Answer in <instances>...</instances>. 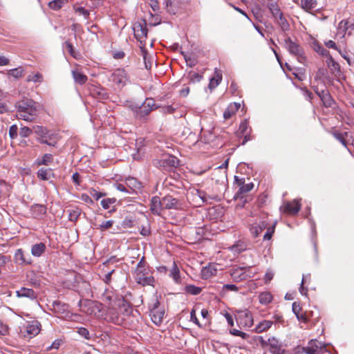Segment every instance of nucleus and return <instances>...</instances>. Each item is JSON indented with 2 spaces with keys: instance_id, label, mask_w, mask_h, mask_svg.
Instances as JSON below:
<instances>
[{
  "instance_id": "nucleus-27",
  "label": "nucleus",
  "mask_w": 354,
  "mask_h": 354,
  "mask_svg": "<svg viewBox=\"0 0 354 354\" xmlns=\"http://www.w3.org/2000/svg\"><path fill=\"white\" fill-rule=\"evenodd\" d=\"M221 80V73L217 69H216L214 71V76L210 79L209 88L211 90L215 88L220 84Z\"/></svg>"
},
{
  "instance_id": "nucleus-53",
  "label": "nucleus",
  "mask_w": 354,
  "mask_h": 354,
  "mask_svg": "<svg viewBox=\"0 0 354 354\" xmlns=\"http://www.w3.org/2000/svg\"><path fill=\"white\" fill-rule=\"evenodd\" d=\"M315 50L317 53H319V55H322L323 56H326L328 57H329V56H330L329 54V52L326 49H325L324 47H322V46L318 45L317 46H316Z\"/></svg>"
},
{
  "instance_id": "nucleus-58",
  "label": "nucleus",
  "mask_w": 354,
  "mask_h": 354,
  "mask_svg": "<svg viewBox=\"0 0 354 354\" xmlns=\"http://www.w3.org/2000/svg\"><path fill=\"white\" fill-rule=\"evenodd\" d=\"M274 277V272L271 270H268L264 276L265 283H269Z\"/></svg>"
},
{
  "instance_id": "nucleus-7",
  "label": "nucleus",
  "mask_w": 354,
  "mask_h": 354,
  "mask_svg": "<svg viewBox=\"0 0 354 354\" xmlns=\"http://www.w3.org/2000/svg\"><path fill=\"white\" fill-rule=\"evenodd\" d=\"M236 320L239 327L250 328L253 325V317L248 310L239 311Z\"/></svg>"
},
{
  "instance_id": "nucleus-60",
  "label": "nucleus",
  "mask_w": 354,
  "mask_h": 354,
  "mask_svg": "<svg viewBox=\"0 0 354 354\" xmlns=\"http://www.w3.org/2000/svg\"><path fill=\"white\" fill-rule=\"evenodd\" d=\"M223 290H230L236 292L239 290V288L236 286L234 284H225L223 286Z\"/></svg>"
},
{
  "instance_id": "nucleus-9",
  "label": "nucleus",
  "mask_w": 354,
  "mask_h": 354,
  "mask_svg": "<svg viewBox=\"0 0 354 354\" xmlns=\"http://www.w3.org/2000/svg\"><path fill=\"white\" fill-rule=\"evenodd\" d=\"M153 163L157 167L167 168L174 167L177 163V160L169 154H164L161 158L153 160Z\"/></svg>"
},
{
  "instance_id": "nucleus-20",
  "label": "nucleus",
  "mask_w": 354,
  "mask_h": 354,
  "mask_svg": "<svg viewBox=\"0 0 354 354\" xmlns=\"http://www.w3.org/2000/svg\"><path fill=\"white\" fill-rule=\"evenodd\" d=\"M40 324L37 321H32L26 326V333L30 337L35 336L40 332Z\"/></svg>"
},
{
  "instance_id": "nucleus-1",
  "label": "nucleus",
  "mask_w": 354,
  "mask_h": 354,
  "mask_svg": "<svg viewBox=\"0 0 354 354\" xmlns=\"http://www.w3.org/2000/svg\"><path fill=\"white\" fill-rule=\"evenodd\" d=\"M17 117L27 122L33 121L38 115L39 105L31 99L25 98L16 104Z\"/></svg>"
},
{
  "instance_id": "nucleus-42",
  "label": "nucleus",
  "mask_w": 354,
  "mask_h": 354,
  "mask_svg": "<svg viewBox=\"0 0 354 354\" xmlns=\"http://www.w3.org/2000/svg\"><path fill=\"white\" fill-rule=\"evenodd\" d=\"M24 70L22 68L19 67L14 69H11L8 71V75L15 77L19 78L23 75Z\"/></svg>"
},
{
  "instance_id": "nucleus-14",
  "label": "nucleus",
  "mask_w": 354,
  "mask_h": 354,
  "mask_svg": "<svg viewBox=\"0 0 354 354\" xmlns=\"http://www.w3.org/2000/svg\"><path fill=\"white\" fill-rule=\"evenodd\" d=\"M16 295L19 298H27L30 300H35L37 297V294L33 289L22 287L16 291Z\"/></svg>"
},
{
  "instance_id": "nucleus-48",
  "label": "nucleus",
  "mask_w": 354,
  "mask_h": 354,
  "mask_svg": "<svg viewBox=\"0 0 354 354\" xmlns=\"http://www.w3.org/2000/svg\"><path fill=\"white\" fill-rule=\"evenodd\" d=\"M32 133V130L27 127H21L20 129L19 135L23 138L30 136Z\"/></svg>"
},
{
  "instance_id": "nucleus-39",
  "label": "nucleus",
  "mask_w": 354,
  "mask_h": 354,
  "mask_svg": "<svg viewBox=\"0 0 354 354\" xmlns=\"http://www.w3.org/2000/svg\"><path fill=\"white\" fill-rule=\"evenodd\" d=\"M51 171L50 169L41 168L38 170L37 176L39 179L47 180L50 178Z\"/></svg>"
},
{
  "instance_id": "nucleus-10",
  "label": "nucleus",
  "mask_w": 354,
  "mask_h": 354,
  "mask_svg": "<svg viewBox=\"0 0 354 354\" xmlns=\"http://www.w3.org/2000/svg\"><path fill=\"white\" fill-rule=\"evenodd\" d=\"M324 348L325 344L324 343L316 339H311L306 346L302 348V351L306 354H318Z\"/></svg>"
},
{
  "instance_id": "nucleus-57",
  "label": "nucleus",
  "mask_w": 354,
  "mask_h": 354,
  "mask_svg": "<svg viewBox=\"0 0 354 354\" xmlns=\"http://www.w3.org/2000/svg\"><path fill=\"white\" fill-rule=\"evenodd\" d=\"M175 108H174L172 106H162L161 108V111L163 113H173L175 111Z\"/></svg>"
},
{
  "instance_id": "nucleus-34",
  "label": "nucleus",
  "mask_w": 354,
  "mask_h": 354,
  "mask_svg": "<svg viewBox=\"0 0 354 354\" xmlns=\"http://www.w3.org/2000/svg\"><path fill=\"white\" fill-rule=\"evenodd\" d=\"M268 7L274 18L277 19V17L283 15L277 4L270 3L268 5Z\"/></svg>"
},
{
  "instance_id": "nucleus-16",
  "label": "nucleus",
  "mask_w": 354,
  "mask_h": 354,
  "mask_svg": "<svg viewBox=\"0 0 354 354\" xmlns=\"http://www.w3.org/2000/svg\"><path fill=\"white\" fill-rule=\"evenodd\" d=\"M268 348L272 354H284V351L281 348L279 341L274 337L268 338Z\"/></svg>"
},
{
  "instance_id": "nucleus-4",
  "label": "nucleus",
  "mask_w": 354,
  "mask_h": 354,
  "mask_svg": "<svg viewBox=\"0 0 354 354\" xmlns=\"http://www.w3.org/2000/svg\"><path fill=\"white\" fill-rule=\"evenodd\" d=\"M284 47L287 50L297 58L298 62L304 63L306 60L304 52L302 47L295 41H293L290 37H288L284 40Z\"/></svg>"
},
{
  "instance_id": "nucleus-17",
  "label": "nucleus",
  "mask_w": 354,
  "mask_h": 354,
  "mask_svg": "<svg viewBox=\"0 0 354 354\" xmlns=\"http://www.w3.org/2000/svg\"><path fill=\"white\" fill-rule=\"evenodd\" d=\"M150 209L153 214L160 215L163 209L162 199L158 196H153L151 200Z\"/></svg>"
},
{
  "instance_id": "nucleus-45",
  "label": "nucleus",
  "mask_w": 354,
  "mask_h": 354,
  "mask_svg": "<svg viewBox=\"0 0 354 354\" xmlns=\"http://www.w3.org/2000/svg\"><path fill=\"white\" fill-rule=\"evenodd\" d=\"M116 201L115 198H104L101 201V205L105 209H109L112 204H113Z\"/></svg>"
},
{
  "instance_id": "nucleus-8",
  "label": "nucleus",
  "mask_w": 354,
  "mask_h": 354,
  "mask_svg": "<svg viewBox=\"0 0 354 354\" xmlns=\"http://www.w3.org/2000/svg\"><path fill=\"white\" fill-rule=\"evenodd\" d=\"M165 315V310L160 307V303L156 301L153 304V307L150 310V316L152 322L157 326L161 324Z\"/></svg>"
},
{
  "instance_id": "nucleus-41",
  "label": "nucleus",
  "mask_w": 354,
  "mask_h": 354,
  "mask_svg": "<svg viewBox=\"0 0 354 354\" xmlns=\"http://www.w3.org/2000/svg\"><path fill=\"white\" fill-rule=\"evenodd\" d=\"M81 214V211L79 208H75L73 209L70 210L68 214V219L71 221H75L79 218Z\"/></svg>"
},
{
  "instance_id": "nucleus-5",
  "label": "nucleus",
  "mask_w": 354,
  "mask_h": 354,
  "mask_svg": "<svg viewBox=\"0 0 354 354\" xmlns=\"http://www.w3.org/2000/svg\"><path fill=\"white\" fill-rule=\"evenodd\" d=\"M104 318L108 322L120 326L124 321L125 313H119L114 307H109L104 313Z\"/></svg>"
},
{
  "instance_id": "nucleus-18",
  "label": "nucleus",
  "mask_w": 354,
  "mask_h": 354,
  "mask_svg": "<svg viewBox=\"0 0 354 354\" xmlns=\"http://www.w3.org/2000/svg\"><path fill=\"white\" fill-rule=\"evenodd\" d=\"M133 31L136 37L140 41L147 37L148 30L145 24H135Z\"/></svg>"
},
{
  "instance_id": "nucleus-54",
  "label": "nucleus",
  "mask_w": 354,
  "mask_h": 354,
  "mask_svg": "<svg viewBox=\"0 0 354 354\" xmlns=\"http://www.w3.org/2000/svg\"><path fill=\"white\" fill-rule=\"evenodd\" d=\"M292 311L295 313V315H296V317H297V315H299L303 312L301 307L297 302L292 303Z\"/></svg>"
},
{
  "instance_id": "nucleus-6",
  "label": "nucleus",
  "mask_w": 354,
  "mask_h": 354,
  "mask_svg": "<svg viewBox=\"0 0 354 354\" xmlns=\"http://www.w3.org/2000/svg\"><path fill=\"white\" fill-rule=\"evenodd\" d=\"M109 81L113 82L118 88H122L129 81V76L123 68H117L113 72Z\"/></svg>"
},
{
  "instance_id": "nucleus-11",
  "label": "nucleus",
  "mask_w": 354,
  "mask_h": 354,
  "mask_svg": "<svg viewBox=\"0 0 354 354\" xmlns=\"http://www.w3.org/2000/svg\"><path fill=\"white\" fill-rule=\"evenodd\" d=\"M15 261L19 265H29L32 262V257L22 249H17L15 253Z\"/></svg>"
},
{
  "instance_id": "nucleus-26",
  "label": "nucleus",
  "mask_w": 354,
  "mask_h": 354,
  "mask_svg": "<svg viewBox=\"0 0 354 354\" xmlns=\"http://www.w3.org/2000/svg\"><path fill=\"white\" fill-rule=\"evenodd\" d=\"M317 0H301L300 6L306 12L315 9L317 7Z\"/></svg>"
},
{
  "instance_id": "nucleus-33",
  "label": "nucleus",
  "mask_w": 354,
  "mask_h": 354,
  "mask_svg": "<svg viewBox=\"0 0 354 354\" xmlns=\"http://www.w3.org/2000/svg\"><path fill=\"white\" fill-rule=\"evenodd\" d=\"M169 276L176 282L180 281V271L175 261L173 262L172 268L170 270Z\"/></svg>"
},
{
  "instance_id": "nucleus-36",
  "label": "nucleus",
  "mask_w": 354,
  "mask_h": 354,
  "mask_svg": "<svg viewBox=\"0 0 354 354\" xmlns=\"http://www.w3.org/2000/svg\"><path fill=\"white\" fill-rule=\"evenodd\" d=\"M278 25L281 27L283 31H286L289 29V24L286 19L284 17L283 15L279 16L276 19Z\"/></svg>"
},
{
  "instance_id": "nucleus-43",
  "label": "nucleus",
  "mask_w": 354,
  "mask_h": 354,
  "mask_svg": "<svg viewBox=\"0 0 354 354\" xmlns=\"http://www.w3.org/2000/svg\"><path fill=\"white\" fill-rule=\"evenodd\" d=\"M185 291L191 295H197L201 292V288L193 285H189L185 287Z\"/></svg>"
},
{
  "instance_id": "nucleus-30",
  "label": "nucleus",
  "mask_w": 354,
  "mask_h": 354,
  "mask_svg": "<svg viewBox=\"0 0 354 354\" xmlns=\"http://www.w3.org/2000/svg\"><path fill=\"white\" fill-rule=\"evenodd\" d=\"M230 249L232 252L239 254L247 249V245L243 241H238L232 245Z\"/></svg>"
},
{
  "instance_id": "nucleus-13",
  "label": "nucleus",
  "mask_w": 354,
  "mask_h": 354,
  "mask_svg": "<svg viewBox=\"0 0 354 354\" xmlns=\"http://www.w3.org/2000/svg\"><path fill=\"white\" fill-rule=\"evenodd\" d=\"M230 275L236 281H241L251 277L250 274H247L246 268L243 267L232 269L230 271Z\"/></svg>"
},
{
  "instance_id": "nucleus-56",
  "label": "nucleus",
  "mask_w": 354,
  "mask_h": 354,
  "mask_svg": "<svg viewBox=\"0 0 354 354\" xmlns=\"http://www.w3.org/2000/svg\"><path fill=\"white\" fill-rule=\"evenodd\" d=\"M113 221H103L100 225V229L102 230H107V229L110 228L113 225Z\"/></svg>"
},
{
  "instance_id": "nucleus-37",
  "label": "nucleus",
  "mask_w": 354,
  "mask_h": 354,
  "mask_svg": "<svg viewBox=\"0 0 354 354\" xmlns=\"http://www.w3.org/2000/svg\"><path fill=\"white\" fill-rule=\"evenodd\" d=\"M327 64L333 73L335 72L340 73L339 65L333 59L331 56H329L327 61Z\"/></svg>"
},
{
  "instance_id": "nucleus-22",
  "label": "nucleus",
  "mask_w": 354,
  "mask_h": 354,
  "mask_svg": "<svg viewBox=\"0 0 354 354\" xmlns=\"http://www.w3.org/2000/svg\"><path fill=\"white\" fill-rule=\"evenodd\" d=\"M46 246L44 243L35 244L31 248V254L35 257H41L45 252Z\"/></svg>"
},
{
  "instance_id": "nucleus-49",
  "label": "nucleus",
  "mask_w": 354,
  "mask_h": 354,
  "mask_svg": "<svg viewBox=\"0 0 354 354\" xmlns=\"http://www.w3.org/2000/svg\"><path fill=\"white\" fill-rule=\"evenodd\" d=\"M52 161H53V156H52V155L50 154V153H46L43 156L42 160L41 162H39L38 164L39 165H48L50 162H52Z\"/></svg>"
},
{
  "instance_id": "nucleus-12",
  "label": "nucleus",
  "mask_w": 354,
  "mask_h": 354,
  "mask_svg": "<svg viewBox=\"0 0 354 354\" xmlns=\"http://www.w3.org/2000/svg\"><path fill=\"white\" fill-rule=\"evenodd\" d=\"M285 213L288 214H296L301 208V203L298 200H293L291 202H287L281 207Z\"/></svg>"
},
{
  "instance_id": "nucleus-50",
  "label": "nucleus",
  "mask_w": 354,
  "mask_h": 354,
  "mask_svg": "<svg viewBox=\"0 0 354 354\" xmlns=\"http://www.w3.org/2000/svg\"><path fill=\"white\" fill-rule=\"evenodd\" d=\"M348 29V23L345 20H342L338 24V30L343 34V37Z\"/></svg>"
},
{
  "instance_id": "nucleus-44",
  "label": "nucleus",
  "mask_w": 354,
  "mask_h": 354,
  "mask_svg": "<svg viewBox=\"0 0 354 354\" xmlns=\"http://www.w3.org/2000/svg\"><path fill=\"white\" fill-rule=\"evenodd\" d=\"M27 81L33 82H41L43 81V76L39 73L31 74L27 77Z\"/></svg>"
},
{
  "instance_id": "nucleus-24",
  "label": "nucleus",
  "mask_w": 354,
  "mask_h": 354,
  "mask_svg": "<svg viewBox=\"0 0 354 354\" xmlns=\"http://www.w3.org/2000/svg\"><path fill=\"white\" fill-rule=\"evenodd\" d=\"M254 187V184L252 183L244 184L241 187H239V191L234 196V198H242L243 195L250 191H251Z\"/></svg>"
},
{
  "instance_id": "nucleus-61",
  "label": "nucleus",
  "mask_w": 354,
  "mask_h": 354,
  "mask_svg": "<svg viewBox=\"0 0 354 354\" xmlns=\"http://www.w3.org/2000/svg\"><path fill=\"white\" fill-rule=\"evenodd\" d=\"M274 230L272 227H268L266 234L263 236L264 240H270L272 238Z\"/></svg>"
},
{
  "instance_id": "nucleus-32",
  "label": "nucleus",
  "mask_w": 354,
  "mask_h": 354,
  "mask_svg": "<svg viewBox=\"0 0 354 354\" xmlns=\"http://www.w3.org/2000/svg\"><path fill=\"white\" fill-rule=\"evenodd\" d=\"M32 211L35 216H41L46 212V207L43 205L35 204L32 206Z\"/></svg>"
},
{
  "instance_id": "nucleus-28",
  "label": "nucleus",
  "mask_w": 354,
  "mask_h": 354,
  "mask_svg": "<svg viewBox=\"0 0 354 354\" xmlns=\"http://www.w3.org/2000/svg\"><path fill=\"white\" fill-rule=\"evenodd\" d=\"M273 322L270 320H263L261 322L254 328V331L257 333H263L268 330L272 325Z\"/></svg>"
},
{
  "instance_id": "nucleus-46",
  "label": "nucleus",
  "mask_w": 354,
  "mask_h": 354,
  "mask_svg": "<svg viewBox=\"0 0 354 354\" xmlns=\"http://www.w3.org/2000/svg\"><path fill=\"white\" fill-rule=\"evenodd\" d=\"M324 44L325 46L327 47V48H333V49H335L336 50H337L342 55V57L344 58V59H346V56L343 55L341 53V50L338 48L337 44H335V41H333V40H328V41H324Z\"/></svg>"
},
{
  "instance_id": "nucleus-51",
  "label": "nucleus",
  "mask_w": 354,
  "mask_h": 354,
  "mask_svg": "<svg viewBox=\"0 0 354 354\" xmlns=\"http://www.w3.org/2000/svg\"><path fill=\"white\" fill-rule=\"evenodd\" d=\"M77 333L84 337L86 339H89L90 337V333L89 331L85 328H80L77 329Z\"/></svg>"
},
{
  "instance_id": "nucleus-62",
  "label": "nucleus",
  "mask_w": 354,
  "mask_h": 354,
  "mask_svg": "<svg viewBox=\"0 0 354 354\" xmlns=\"http://www.w3.org/2000/svg\"><path fill=\"white\" fill-rule=\"evenodd\" d=\"M344 135L346 136L347 133L346 132L344 134L336 131L333 133V136L340 142L345 139Z\"/></svg>"
},
{
  "instance_id": "nucleus-2",
  "label": "nucleus",
  "mask_w": 354,
  "mask_h": 354,
  "mask_svg": "<svg viewBox=\"0 0 354 354\" xmlns=\"http://www.w3.org/2000/svg\"><path fill=\"white\" fill-rule=\"evenodd\" d=\"M130 108L136 118L145 120L151 111L159 108V106L155 104L153 99L147 98L141 105H131Z\"/></svg>"
},
{
  "instance_id": "nucleus-40",
  "label": "nucleus",
  "mask_w": 354,
  "mask_h": 354,
  "mask_svg": "<svg viewBox=\"0 0 354 354\" xmlns=\"http://www.w3.org/2000/svg\"><path fill=\"white\" fill-rule=\"evenodd\" d=\"M66 2V0H53L49 2L48 6L53 10H59Z\"/></svg>"
},
{
  "instance_id": "nucleus-15",
  "label": "nucleus",
  "mask_w": 354,
  "mask_h": 354,
  "mask_svg": "<svg viewBox=\"0 0 354 354\" xmlns=\"http://www.w3.org/2000/svg\"><path fill=\"white\" fill-rule=\"evenodd\" d=\"M162 205L163 209H178L180 203L178 201L171 196H166L162 198Z\"/></svg>"
},
{
  "instance_id": "nucleus-23",
  "label": "nucleus",
  "mask_w": 354,
  "mask_h": 354,
  "mask_svg": "<svg viewBox=\"0 0 354 354\" xmlns=\"http://www.w3.org/2000/svg\"><path fill=\"white\" fill-rule=\"evenodd\" d=\"M126 185L132 191L136 192L141 189V183L135 178L128 177L125 179Z\"/></svg>"
},
{
  "instance_id": "nucleus-59",
  "label": "nucleus",
  "mask_w": 354,
  "mask_h": 354,
  "mask_svg": "<svg viewBox=\"0 0 354 354\" xmlns=\"http://www.w3.org/2000/svg\"><path fill=\"white\" fill-rule=\"evenodd\" d=\"M90 194L95 200H99L101 197L104 196V194L99 192L95 189L91 190Z\"/></svg>"
},
{
  "instance_id": "nucleus-19",
  "label": "nucleus",
  "mask_w": 354,
  "mask_h": 354,
  "mask_svg": "<svg viewBox=\"0 0 354 354\" xmlns=\"http://www.w3.org/2000/svg\"><path fill=\"white\" fill-rule=\"evenodd\" d=\"M316 93L325 106L330 107L332 106L334 101L327 90H322L321 91H317Z\"/></svg>"
},
{
  "instance_id": "nucleus-29",
  "label": "nucleus",
  "mask_w": 354,
  "mask_h": 354,
  "mask_svg": "<svg viewBox=\"0 0 354 354\" xmlns=\"http://www.w3.org/2000/svg\"><path fill=\"white\" fill-rule=\"evenodd\" d=\"M266 226L267 225L265 222H261L259 224H254L250 228L251 233L254 236L257 237L263 230L266 228Z\"/></svg>"
},
{
  "instance_id": "nucleus-35",
  "label": "nucleus",
  "mask_w": 354,
  "mask_h": 354,
  "mask_svg": "<svg viewBox=\"0 0 354 354\" xmlns=\"http://www.w3.org/2000/svg\"><path fill=\"white\" fill-rule=\"evenodd\" d=\"M136 274H148V268L145 262L144 257L141 259L136 268Z\"/></svg>"
},
{
  "instance_id": "nucleus-3",
  "label": "nucleus",
  "mask_w": 354,
  "mask_h": 354,
  "mask_svg": "<svg viewBox=\"0 0 354 354\" xmlns=\"http://www.w3.org/2000/svg\"><path fill=\"white\" fill-rule=\"evenodd\" d=\"M34 132L39 136L38 141L40 143L55 147L57 141L55 140V133L43 126H34Z\"/></svg>"
},
{
  "instance_id": "nucleus-55",
  "label": "nucleus",
  "mask_w": 354,
  "mask_h": 354,
  "mask_svg": "<svg viewBox=\"0 0 354 354\" xmlns=\"http://www.w3.org/2000/svg\"><path fill=\"white\" fill-rule=\"evenodd\" d=\"M190 320L193 322L195 324H196L198 326L201 327V325L196 317L195 309H192L190 313Z\"/></svg>"
},
{
  "instance_id": "nucleus-21",
  "label": "nucleus",
  "mask_w": 354,
  "mask_h": 354,
  "mask_svg": "<svg viewBox=\"0 0 354 354\" xmlns=\"http://www.w3.org/2000/svg\"><path fill=\"white\" fill-rule=\"evenodd\" d=\"M240 106V104L236 102L230 104L223 113L224 118L230 119L239 110Z\"/></svg>"
},
{
  "instance_id": "nucleus-64",
  "label": "nucleus",
  "mask_w": 354,
  "mask_h": 354,
  "mask_svg": "<svg viewBox=\"0 0 354 354\" xmlns=\"http://www.w3.org/2000/svg\"><path fill=\"white\" fill-rule=\"evenodd\" d=\"M81 200L84 201L86 203H93V200L91 198L86 194H82L80 197Z\"/></svg>"
},
{
  "instance_id": "nucleus-47",
  "label": "nucleus",
  "mask_w": 354,
  "mask_h": 354,
  "mask_svg": "<svg viewBox=\"0 0 354 354\" xmlns=\"http://www.w3.org/2000/svg\"><path fill=\"white\" fill-rule=\"evenodd\" d=\"M202 77V75L198 73L191 72L189 73V78L193 83L199 82Z\"/></svg>"
},
{
  "instance_id": "nucleus-31",
  "label": "nucleus",
  "mask_w": 354,
  "mask_h": 354,
  "mask_svg": "<svg viewBox=\"0 0 354 354\" xmlns=\"http://www.w3.org/2000/svg\"><path fill=\"white\" fill-rule=\"evenodd\" d=\"M259 300L260 304L267 305L272 300V295L270 292H263L259 295Z\"/></svg>"
},
{
  "instance_id": "nucleus-25",
  "label": "nucleus",
  "mask_w": 354,
  "mask_h": 354,
  "mask_svg": "<svg viewBox=\"0 0 354 354\" xmlns=\"http://www.w3.org/2000/svg\"><path fill=\"white\" fill-rule=\"evenodd\" d=\"M72 75L75 82L80 85L84 84L88 80L87 76L78 70H73Z\"/></svg>"
},
{
  "instance_id": "nucleus-52",
  "label": "nucleus",
  "mask_w": 354,
  "mask_h": 354,
  "mask_svg": "<svg viewBox=\"0 0 354 354\" xmlns=\"http://www.w3.org/2000/svg\"><path fill=\"white\" fill-rule=\"evenodd\" d=\"M18 127L16 124H13L10 127L9 135L12 139H15L17 136Z\"/></svg>"
},
{
  "instance_id": "nucleus-38",
  "label": "nucleus",
  "mask_w": 354,
  "mask_h": 354,
  "mask_svg": "<svg viewBox=\"0 0 354 354\" xmlns=\"http://www.w3.org/2000/svg\"><path fill=\"white\" fill-rule=\"evenodd\" d=\"M138 283L142 286L152 285L154 282V278L152 276H147L145 278L136 277Z\"/></svg>"
},
{
  "instance_id": "nucleus-63",
  "label": "nucleus",
  "mask_w": 354,
  "mask_h": 354,
  "mask_svg": "<svg viewBox=\"0 0 354 354\" xmlns=\"http://www.w3.org/2000/svg\"><path fill=\"white\" fill-rule=\"evenodd\" d=\"M297 319L304 323H306L308 321V317L306 313L302 312L300 315H297Z\"/></svg>"
}]
</instances>
